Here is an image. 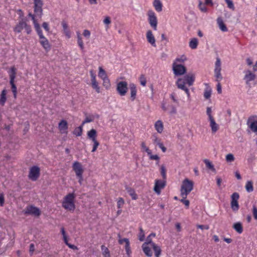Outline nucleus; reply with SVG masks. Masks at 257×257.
I'll return each instance as SVG.
<instances>
[{
    "label": "nucleus",
    "instance_id": "20e7f679",
    "mask_svg": "<svg viewBox=\"0 0 257 257\" xmlns=\"http://www.w3.org/2000/svg\"><path fill=\"white\" fill-rule=\"evenodd\" d=\"M88 139L91 140L93 143V149L91 151L92 152L96 151L98 146L99 145V143L97 141V132L95 130L92 128L87 132Z\"/></svg>",
    "mask_w": 257,
    "mask_h": 257
},
{
    "label": "nucleus",
    "instance_id": "f257e3e1",
    "mask_svg": "<svg viewBox=\"0 0 257 257\" xmlns=\"http://www.w3.org/2000/svg\"><path fill=\"white\" fill-rule=\"evenodd\" d=\"M195 80V75L193 73H189L186 75L184 78H179L176 81V85L179 89L184 90L186 93L188 98L189 99L190 98V93L189 90L186 86L185 84H187L189 86H191L193 84Z\"/></svg>",
    "mask_w": 257,
    "mask_h": 257
},
{
    "label": "nucleus",
    "instance_id": "412c9836",
    "mask_svg": "<svg viewBox=\"0 0 257 257\" xmlns=\"http://www.w3.org/2000/svg\"><path fill=\"white\" fill-rule=\"evenodd\" d=\"M217 23L218 25V27L219 29L222 31V32H227L228 31V29L227 27H226L225 25L224 24L223 20L221 18L219 17L217 19Z\"/></svg>",
    "mask_w": 257,
    "mask_h": 257
},
{
    "label": "nucleus",
    "instance_id": "2eb2a0df",
    "mask_svg": "<svg viewBox=\"0 0 257 257\" xmlns=\"http://www.w3.org/2000/svg\"><path fill=\"white\" fill-rule=\"evenodd\" d=\"M166 185L165 181H161L156 180L155 181V184L154 188V191L157 194H160L161 193V189L164 188Z\"/></svg>",
    "mask_w": 257,
    "mask_h": 257
},
{
    "label": "nucleus",
    "instance_id": "b1692460",
    "mask_svg": "<svg viewBox=\"0 0 257 257\" xmlns=\"http://www.w3.org/2000/svg\"><path fill=\"white\" fill-rule=\"evenodd\" d=\"M247 124L252 132L257 134V120H253L250 122L248 121Z\"/></svg>",
    "mask_w": 257,
    "mask_h": 257
},
{
    "label": "nucleus",
    "instance_id": "2f4dec72",
    "mask_svg": "<svg viewBox=\"0 0 257 257\" xmlns=\"http://www.w3.org/2000/svg\"><path fill=\"white\" fill-rule=\"evenodd\" d=\"M7 93V91L6 89H4L1 93V97H0V104L4 105L6 100V94Z\"/></svg>",
    "mask_w": 257,
    "mask_h": 257
},
{
    "label": "nucleus",
    "instance_id": "1a4fd4ad",
    "mask_svg": "<svg viewBox=\"0 0 257 257\" xmlns=\"http://www.w3.org/2000/svg\"><path fill=\"white\" fill-rule=\"evenodd\" d=\"M24 28L25 29L27 34H29L31 33V29L30 26H28L26 22L22 20L15 27V31L20 33Z\"/></svg>",
    "mask_w": 257,
    "mask_h": 257
},
{
    "label": "nucleus",
    "instance_id": "393cba45",
    "mask_svg": "<svg viewBox=\"0 0 257 257\" xmlns=\"http://www.w3.org/2000/svg\"><path fill=\"white\" fill-rule=\"evenodd\" d=\"M153 6L157 12H160L162 11L163 5L160 0H154Z\"/></svg>",
    "mask_w": 257,
    "mask_h": 257
},
{
    "label": "nucleus",
    "instance_id": "bb28decb",
    "mask_svg": "<svg viewBox=\"0 0 257 257\" xmlns=\"http://www.w3.org/2000/svg\"><path fill=\"white\" fill-rule=\"evenodd\" d=\"M142 249L147 256L149 257L152 256L153 253L151 250V248L150 247L148 246L147 245H146V244H143Z\"/></svg>",
    "mask_w": 257,
    "mask_h": 257
},
{
    "label": "nucleus",
    "instance_id": "e433bc0d",
    "mask_svg": "<svg viewBox=\"0 0 257 257\" xmlns=\"http://www.w3.org/2000/svg\"><path fill=\"white\" fill-rule=\"evenodd\" d=\"M126 190L129 194L132 196L133 199L136 200L137 199V195L136 194L134 190L130 187H126Z\"/></svg>",
    "mask_w": 257,
    "mask_h": 257
},
{
    "label": "nucleus",
    "instance_id": "9d476101",
    "mask_svg": "<svg viewBox=\"0 0 257 257\" xmlns=\"http://www.w3.org/2000/svg\"><path fill=\"white\" fill-rule=\"evenodd\" d=\"M239 195L237 192L233 193L231 196V208L233 211H236L239 209V205L238 203V200L239 199Z\"/></svg>",
    "mask_w": 257,
    "mask_h": 257
},
{
    "label": "nucleus",
    "instance_id": "f3484780",
    "mask_svg": "<svg viewBox=\"0 0 257 257\" xmlns=\"http://www.w3.org/2000/svg\"><path fill=\"white\" fill-rule=\"evenodd\" d=\"M146 37L148 42L154 47H156V40L153 34L152 31L148 30L146 34Z\"/></svg>",
    "mask_w": 257,
    "mask_h": 257
},
{
    "label": "nucleus",
    "instance_id": "72a5a7b5",
    "mask_svg": "<svg viewBox=\"0 0 257 257\" xmlns=\"http://www.w3.org/2000/svg\"><path fill=\"white\" fill-rule=\"evenodd\" d=\"M198 44V41L197 38H192L189 42V47L192 49H195L197 48Z\"/></svg>",
    "mask_w": 257,
    "mask_h": 257
},
{
    "label": "nucleus",
    "instance_id": "37998d69",
    "mask_svg": "<svg viewBox=\"0 0 257 257\" xmlns=\"http://www.w3.org/2000/svg\"><path fill=\"white\" fill-rule=\"evenodd\" d=\"M225 159L227 162L231 163L234 161L235 158L233 154H228L226 156Z\"/></svg>",
    "mask_w": 257,
    "mask_h": 257
},
{
    "label": "nucleus",
    "instance_id": "c9c22d12",
    "mask_svg": "<svg viewBox=\"0 0 257 257\" xmlns=\"http://www.w3.org/2000/svg\"><path fill=\"white\" fill-rule=\"evenodd\" d=\"M245 189L247 192H251L253 191V183L251 181H248L245 185Z\"/></svg>",
    "mask_w": 257,
    "mask_h": 257
},
{
    "label": "nucleus",
    "instance_id": "cd10ccee",
    "mask_svg": "<svg viewBox=\"0 0 257 257\" xmlns=\"http://www.w3.org/2000/svg\"><path fill=\"white\" fill-rule=\"evenodd\" d=\"M130 89H131V97L132 100L133 101L136 98L137 90L136 88V86L134 84H130Z\"/></svg>",
    "mask_w": 257,
    "mask_h": 257
},
{
    "label": "nucleus",
    "instance_id": "6e6d98bb",
    "mask_svg": "<svg viewBox=\"0 0 257 257\" xmlns=\"http://www.w3.org/2000/svg\"><path fill=\"white\" fill-rule=\"evenodd\" d=\"M140 81L141 83V84L144 86H146V80L144 76V75H142L140 77Z\"/></svg>",
    "mask_w": 257,
    "mask_h": 257
},
{
    "label": "nucleus",
    "instance_id": "4d7b16f0",
    "mask_svg": "<svg viewBox=\"0 0 257 257\" xmlns=\"http://www.w3.org/2000/svg\"><path fill=\"white\" fill-rule=\"evenodd\" d=\"M124 200L122 198H119L117 202V206L118 208H120L124 204Z\"/></svg>",
    "mask_w": 257,
    "mask_h": 257
},
{
    "label": "nucleus",
    "instance_id": "0eeeda50",
    "mask_svg": "<svg viewBox=\"0 0 257 257\" xmlns=\"http://www.w3.org/2000/svg\"><path fill=\"white\" fill-rule=\"evenodd\" d=\"M173 70L175 75L179 76L186 73V68L183 65L174 62L173 64Z\"/></svg>",
    "mask_w": 257,
    "mask_h": 257
},
{
    "label": "nucleus",
    "instance_id": "a18cd8bd",
    "mask_svg": "<svg viewBox=\"0 0 257 257\" xmlns=\"http://www.w3.org/2000/svg\"><path fill=\"white\" fill-rule=\"evenodd\" d=\"M141 147L143 151L146 152L148 155H151V151L146 146L144 142H142L141 144Z\"/></svg>",
    "mask_w": 257,
    "mask_h": 257
},
{
    "label": "nucleus",
    "instance_id": "603ef678",
    "mask_svg": "<svg viewBox=\"0 0 257 257\" xmlns=\"http://www.w3.org/2000/svg\"><path fill=\"white\" fill-rule=\"evenodd\" d=\"M214 76L216 78V81L217 82H220L222 79L221 72H214Z\"/></svg>",
    "mask_w": 257,
    "mask_h": 257
},
{
    "label": "nucleus",
    "instance_id": "3c124183",
    "mask_svg": "<svg viewBox=\"0 0 257 257\" xmlns=\"http://www.w3.org/2000/svg\"><path fill=\"white\" fill-rule=\"evenodd\" d=\"M103 22L105 25H106V28L107 29L108 28V26L111 23L110 18L108 16L105 17Z\"/></svg>",
    "mask_w": 257,
    "mask_h": 257
},
{
    "label": "nucleus",
    "instance_id": "4be33fe9",
    "mask_svg": "<svg viewBox=\"0 0 257 257\" xmlns=\"http://www.w3.org/2000/svg\"><path fill=\"white\" fill-rule=\"evenodd\" d=\"M59 129L60 131L63 133H66V131L68 128V123L65 120H61L59 123Z\"/></svg>",
    "mask_w": 257,
    "mask_h": 257
},
{
    "label": "nucleus",
    "instance_id": "680f3d73",
    "mask_svg": "<svg viewBox=\"0 0 257 257\" xmlns=\"http://www.w3.org/2000/svg\"><path fill=\"white\" fill-rule=\"evenodd\" d=\"M152 243H154L152 241V237H150V236H148L146 239V241L143 244H146V245H150V246L152 245Z\"/></svg>",
    "mask_w": 257,
    "mask_h": 257
},
{
    "label": "nucleus",
    "instance_id": "ddd939ff",
    "mask_svg": "<svg viewBox=\"0 0 257 257\" xmlns=\"http://www.w3.org/2000/svg\"><path fill=\"white\" fill-rule=\"evenodd\" d=\"M127 83L125 81H120L117 83V90L121 96H124L127 90Z\"/></svg>",
    "mask_w": 257,
    "mask_h": 257
},
{
    "label": "nucleus",
    "instance_id": "5701e85b",
    "mask_svg": "<svg viewBox=\"0 0 257 257\" xmlns=\"http://www.w3.org/2000/svg\"><path fill=\"white\" fill-rule=\"evenodd\" d=\"M210 121V126L211 128V131L213 133H216L219 128L218 125L215 122L214 118L209 119Z\"/></svg>",
    "mask_w": 257,
    "mask_h": 257
},
{
    "label": "nucleus",
    "instance_id": "58836bf2",
    "mask_svg": "<svg viewBox=\"0 0 257 257\" xmlns=\"http://www.w3.org/2000/svg\"><path fill=\"white\" fill-rule=\"evenodd\" d=\"M82 127L83 125L81 124V126L77 127L75 128L73 131V134L76 135V136H80L82 134Z\"/></svg>",
    "mask_w": 257,
    "mask_h": 257
},
{
    "label": "nucleus",
    "instance_id": "5fc2aeb1",
    "mask_svg": "<svg viewBox=\"0 0 257 257\" xmlns=\"http://www.w3.org/2000/svg\"><path fill=\"white\" fill-rule=\"evenodd\" d=\"M225 1L226 3H227L228 7L229 9H230L232 10H234V5H233L232 1L231 0H225Z\"/></svg>",
    "mask_w": 257,
    "mask_h": 257
},
{
    "label": "nucleus",
    "instance_id": "69168bd1",
    "mask_svg": "<svg viewBox=\"0 0 257 257\" xmlns=\"http://www.w3.org/2000/svg\"><path fill=\"white\" fill-rule=\"evenodd\" d=\"M83 35L84 37L89 38L90 35V32L89 30H85L83 31Z\"/></svg>",
    "mask_w": 257,
    "mask_h": 257
},
{
    "label": "nucleus",
    "instance_id": "13d9d810",
    "mask_svg": "<svg viewBox=\"0 0 257 257\" xmlns=\"http://www.w3.org/2000/svg\"><path fill=\"white\" fill-rule=\"evenodd\" d=\"M186 198H182L181 200H180V201L181 202H182L183 204H184V205L187 207H188L189 206V204H190V202L188 200H186Z\"/></svg>",
    "mask_w": 257,
    "mask_h": 257
},
{
    "label": "nucleus",
    "instance_id": "6ab92c4d",
    "mask_svg": "<svg viewBox=\"0 0 257 257\" xmlns=\"http://www.w3.org/2000/svg\"><path fill=\"white\" fill-rule=\"evenodd\" d=\"M40 43L46 51H48L50 50V45L48 40L45 37L40 39Z\"/></svg>",
    "mask_w": 257,
    "mask_h": 257
},
{
    "label": "nucleus",
    "instance_id": "f704fd0d",
    "mask_svg": "<svg viewBox=\"0 0 257 257\" xmlns=\"http://www.w3.org/2000/svg\"><path fill=\"white\" fill-rule=\"evenodd\" d=\"M233 228L239 233L242 232L243 229L241 223L240 222H237L234 224Z\"/></svg>",
    "mask_w": 257,
    "mask_h": 257
},
{
    "label": "nucleus",
    "instance_id": "864d4df0",
    "mask_svg": "<svg viewBox=\"0 0 257 257\" xmlns=\"http://www.w3.org/2000/svg\"><path fill=\"white\" fill-rule=\"evenodd\" d=\"M166 170L165 167L164 165H162L161 167V174L164 179H166Z\"/></svg>",
    "mask_w": 257,
    "mask_h": 257
},
{
    "label": "nucleus",
    "instance_id": "8fccbe9b",
    "mask_svg": "<svg viewBox=\"0 0 257 257\" xmlns=\"http://www.w3.org/2000/svg\"><path fill=\"white\" fill-rule=\"evenodd\" d=\"M169 108L170 109V111L169 112V113L171 114H176L177 113V109H176V107L171 104V105H169L168 106Z\"/></svg>",
    "mask_w": 257,
    "mask_h": 257
},
{
    "label": "nucleus",
    "instance_id": "de8ad7c7",
    "mask_svg": "<svg viewBox=\"0 0 257 257\" xmlns=\"http://www.w3.org/2000/svg\"><path fill=\"white\" fill-rule=\"evenodd\" d=\"M139 238L140 241H143L145 239V233L142 227L140 228Z\"/></svg>",
    "mask_w": 257,
    "mask_h": 257
},
{
    "label": "nucleus",
    "instance_id": "dca6fc26",
    "mask_svg": "<svg viewBox=\"0 0 257 257\" xmlns=\"http://www.w3.org/2000/svg\"><path fill=\"white\" fill-rule=\"evenodd\" d=\"M90 76H91V85L92 88L96 90L97 93H99L100 91V87L98 85V83L96 80V75L93 73V70L90 71Z\"/></svg>",
    "mask_w": 257,
    "mask_h": 257
},
{
    "label": "nucleus",
    "instance_id": "338daca9",
    "mask_svg": "<svg viewBox=\"0 0 257 257\" xmlns=\"http://www.w3.org/2000/svg\"><path fill=\"white\" fill-rule=\"evenodd\" d=\"M42 27L47 32H49V28L47 23L44 22L42 24Z\"/></svg>",
    "mask_w": 257,
    "mask_h": 257
},
{
    "label": "nucleus",
    "instance_id": "473e14b6",
    "mask_svg": "<svg viewBox=\"0 0 257 257\" xmlns=\"http://www.w3.org/2000/svg\"><path fill=\"white\" fill-rule=\"evenodd\" d=\"M221 60H220V58H217L215 63L214 72H221Z\"/></svg>",
    "mask_w": 257,
    "mask_h": 257
},
{
    "label": "nucleus",
    "instance_id": "e2e57ef3",
    "mask_svg": "<svg viewBox=\"0 0 257 257\" xmlns=\"http://www.w3.org/2000/svg\"><path fill=\"white\" fill-rule=\"evenodd\" d=\"M150 157V159L153 160H159L160 158L157 155H152V152H151V155H149Z\"/></svg>",
    "mask_w": 257,
    "mask_h": 257
},
{
    "label": "nucleus",
    "instance_id": "9b49d317",
    "mask_svg": "<svg viewBox=\"0 0 257 257\" xmlns=\"http://www.w3.org/2000/svg\"><path fill=\"white\" fill-rule=\"evenodd\" d=\"M34 4V12L36 15L41 17L42 13V6L43 5L42 0H33Z\"/></svg>",
    "mask_w": 257,
    "mask_h": 257
},
{
    "label": "nucleus",
    "instance_id": "c85d7f7f",
    "mask_svg": "<svg viewBox=\"0 0 257 257\" xmlns=\"http://www.w3.org/2000/svg\"><path fill=\"white\" fill-rule=\"evenodd\" d=\"M204 162L205 164L206 167L208 169L210 170L214 173H216V170L214 168V165L209 160L205 159L204 160Z\"/></svg>",
    "mask_w": 257,
    "mask_h": 257
},
{
    "label": "nucleus",
    "instance_id": "4c0bfd02",
    "mask_svg": "<svg viewBox=\"0 0 257 257\" xmlns=\"http://www.w3.org/2000/svg\"><path fill=\"white\" fill-rule=\"evenodd\" d=\"M77 43L78 46L80 47V49L83 50L84 49V44L83 41L82 40V38L81 37L80 34L79 33H77Z\"/></svg>",
    "mask_w": 257,
    "mask_h": 257
},
{
    "label": "nucleus",
    "instance_id": "c03bdc74",
    "mask_svg": "<svg viewBox=\"0 0 257 257\" xmlns=\"http://www.w3.org/2000/svg\"><path fill=\"white\" fill-rule=\"evenodd\" d=\"M205 5V4H203L201 2H200L199 4V8L200 11L203 13H206L207 12V8H206Z\"/></svg>",
    "mask_w": 257,
    "mask_h": 257
},
{
    "label": "nucleus",
    "instance_id": "a878e982",
    "mask_svg": "<svg viewBox=\"0 0 257 257\" xmlns=\"http://www.w3.org/2000/svg\"><path fill=\"white\" fill-rule=\"evenodd\" d=\"M155 127L156 130L159 133H161L163 131V124L161 120H157L155 124Z\"/></svg>",
    "mask_w": 257,
    "mask_h": 257
},
{
    "label": "nucleus",
    "instance_id": "39448f33",
    "mask_svg": "<svg viewBox=\"0 0 257 257\" xmlns=\"http://www.w3.org/2000/svg\"><path fill=\"white\" fill-rule=\"evenodd\" d=\"M147 16L149 24L154 30H157L158 21L155 13L152 10H149Z\"/></svg>",
    "mask_w": 257,
    "mask_h": 257
},
{
    "label": "nucleus",
    "instance_id": "7ed1b4c3",
    "mask_svg": "<svg viewBox=\"0 0 257 257\" xmlns=\"http://www.w3.org/2000/svg\"><path fill=\"white\" fill-rule=\"evenodd\" d=\"M75 197V195L73 193L66 195L62 202L63 207L69 211L74 210L75 207L74 202Z\"/></svg>",
    "mask_w": 257,
    "mask_h": 257
},
{
    "label": "nucleus",
    "instance_id": "6e6552de",
    "mask_svg": "<svg viewBox=\"0 0 257 257\" xmlns=\"http://www.w3.org/2000/svg\"><path fill=\"white\" fill-rule=\"evenodd\" d=\"M23 212L25 214L32 215L36 217H39L41 214L40 209L32 205L27 206Z\"/></svg>",
    "mask_w": 257,
    "mask_h": 257
},
{
    "label": "nucleus",
    "instance_id": "bf43d9fd",
    "mask_svg": "<svg viewBox=\"0 0 257 257\" xmlns=\"http://www.w3.org/2000/svg\"><path fill=\"white\" fill-rule=\"evenodd\" d=\"M211 112H212V110H211V107H208L207 108L206 113L208 116L209 119H211L212 118H213V116L211 114Z\"/></svg>",
    "mask_w": 257,
    "mask_h": 257
},
{
    "label": "nucleus",
    "instance_id": "a211bd4d",
    "mask_svg": "<svg viewBox=\"0 0 257 257\" xmlns=\"http://www.w3.org/2000/svg\"><path fill=\"white\" fill-rule=\"evenodd\" d=\"M244 80H246V84L249 81L254 80L255 79V75L252 73L250 70H246L245 72Z\"/></svg>",
    "mask_w": 257,
    "mask_h": 257
},
{
    "label": "nucleus",
    "instance_id": "79ce46f5",
    "mask_svg": "<svg viewBox=\"0 0 257 257\" xmlns=\"http://www.w3.org/2000/svg\"><path fill=\"white\" fill-rule=\"evenodd\" d=\"M94 119V116L93 115L86 116L84 120L82 122V124L83 125L86 123L92 122Z\"/></svg>",
    "mask_w": 257,
    "mask_h": 257
},
{
    "label": "nucleus",
    "instance_id": "7c9ffc66",
    "mask_svg": "<svg viewBox=\"0 0 257 257\" xmlns=\"http://www.w3.org/2000/svg\"><path fill=\"white\" fill-rule=\"evenodd\" d=\"M206 87L205 89V91L204 93V96L206 99H208L211 96L212 90H211V88L210 87V86L208 84H206Z\"/></svg>",
    "mask_w": 257,
    "mask_h": 257
},
{
    "label": "nucleus",
    "instance_id": "423d86ee",
    "mask_svg": "<svg viewBox=\"0 0 257 257\" xmlns=\"http://www.w3.org/2000/svg\"><path fill=\"white\" fill-rule=\"evenodd\" d=\"M16 69L15 67H12L11 69V72L10 73V84L12 87V90L14 94L15 97L16 96V94L17 92V87L14 83V80L16 78Z\"/></svg>",
    "mask_w": 257,
    "mask_h": 257
},
{
    "label": "nucleus",
    "instance_id": "4468645a",
    "mask_svg": "<svg viewBox=\"0 0 257 257\" xmlns=\"http://www.w3.org/2000/svg\"><path fill=\"white\" fill-rule=\"evenodd\" d=\"M72 168L75 173L76 176L82 175L84 172V169L80 163L75 161L73 163Z\"/></svg>",
    "mask_w": 257,
    "mask_h": 257
},
{
    "label": "nucleus",
    "instance_id": "f03ea898",
    "mask_svg": "<svg viewBox=\"0 0 257 257\" xmlns=\"http://www.w3.org/2000/svg\"><path fill=\"white\" fill-rule=\"evenodd\" d=\"M194 183L192 181L186 178L182 182L180 192L182 198H187V195L193 189Z\"/></svg>",
    "mask_w": 257,
    "mask_h": 257
},
{
    "label": "nucleus",
    "instance_id": "f8f14e48",
    "mask_svg": "<svg viewBox=\"0 0 257 257\" xmlns=\"http://www.w3.org/2000/svg\"><path fill=\"white\" fill-rule=\"evenodd\" d=\"M40 176V168L37 166L32 167L30 170L29 177L32 181H36Z\"/></svg>",
    "mask_w": 257,
    "mask_h": 257
},
{
    "label": "nucleus",
    "instance_id": "49530a36",
    "mask_svg": "<svg viewBox=\"0 0 257 257\" xmlns=\"http://www.w3.org/2000/svg\"><path fill=\"white\" fill-rule=\"evenodd\" d=\"M103 80V85L104 87H105L106 89L108 88L110 86V82L108 78V77L102 79Z\"/></svg>",
    "mask_w": 257,
    "mask_h": 257
},
{
    "label": "nucleus",
    "instance_id": "052dcab7",
    "mask_svg": "<svg viewBox=\"0 0 257 257\" xmlns=\"http://www.w3.org/2000/svg\"><path fill=\"white\" fill-rule=\"evenodd\" d=\"M252 213L254 219L257 220V207L255 205L253 206Z\"/></svg>",
    "mask_w": 257,
    "mask_h": 257
},
{
    "label": "nucleus",
    "instance_id": "c756f323",
    "mask_svg": "<svg viewBox=\"0 0 257 257\" xmlns=\"http://www.w3.org/2000/svg\"><path fill=\"white\" fill-rule=\"evenodd\" d=\"M151 246L153 247L155 251V256L156 257H159L161 252V249L160 246L156 245L155 243H152V245Z\"/></svg>",
    "mask_w": 257,
    "mask_h": 257
},
{
    "label": "nucleus",
    "instance_id": "aec40b11",
    "mask_svg": "<svg viewBox=\"0 0 257 257\" xmlns=\"http://www.w3.org/2000/svg\"><path fill=\"white\" fill-rule=\"evenodd\" d=\"M62 26L63 27V31L65 36L67 37V38H70L71 37V33L68 29V26L67 23L65 21L62 22Z\"/></svg>",
    "mask_w": 257,
    "mask_h": 257
},
{
    "label": "nucleus",
    "instance_id": "0e129e2a",
    "mask_svg": "<svg viewBox=\"0 0 257 257\" xmlns=\"http://www.w3.org/2000/svg\"><path fill=\"white\" fill-rule=\"evenodd\" d=\"M186 60V57L184 56H182L180 58H178L176 59V62H183Z\"/></svg>",
    "mask_w": 257,
    "mask_h": 257
},
{
    "label": "nucleus",
    "instance_id": "a19ab883",
    "mask_svg": "<svg viewBox=\"0 0 257 257\" xmlns=\"http://www.w3.org/2000/svg\"><path fill=\"white\" fill-rule=\"evenodd\" d=\"M101 248L104 257H110L109 251L108 250V249L104 245H101Z\"/></svg>",
    "mask_w": 257,
    "mask_h": 257
},
{
    "label": "nucleus",
    "instance_id": "09e8293b",
    "mask_svg": "<svg viewBox=\"0 0 257 257\" xmlns=\"http://www.w3.org/2000/svg\"><path fill=\"white\" fill-rule=\"evenodd\" d=\"M125 249L127 254L130 255V254L131 253V249H130V246L129 240H126V241L125 242Z\"/></svg>",
    "mask_w": 257,
    "mask_h": 257
},
{
    "label": "nucleus",
    "instance_id": "ea45409f",
    "mask_svg": "<svg viewBox=\"0 0 257 257\" xmlns=\"http://www.w3.org/2000/svg\"><path fill=\"white\" fill-rule=\"evenodd\" d=\"M98 76L102 79L107 77L105 71L102 67H99Z\"/></svg>",
    "mask_w": 257,
    "mask_h": 257
},
{
    "label": "nucleus",
    "instance_id": "774afa93",
    "mask_svg": "<svg viewBox=\"0 0 257 257\" xmlns=\"http://www.w3.org/2000/svg\"><path fill=\"white\" fill-rule=\"evenodd\" d=\"M170 97L171 98V99L173 100V101L175 102V103H178V101L177 99H176L175 98V93H172L171 95H170Z\"/></svg>",
    "mask_w": 257,
    "mask_h": 257
}]
</instances>
